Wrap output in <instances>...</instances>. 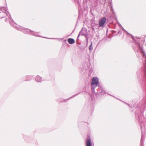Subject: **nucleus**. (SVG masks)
<instances>
[{
    "label": "nucleus",
    "mask_w": 146,
    "mask_h": 146,
    "mask_svg": "<svg viewBox=\"0 0 146 146\" xmlns=\"http://www.w3.org/2000/svg\"><path fill=\"white\" fill-rule=\"evenodd\" d=\"M98 78L96 77H94L92 79L91 84L92 87L93 85L94 84L97 85L98 84Z\"/></svg>",
    "instance_id": "obj_1"
},
{
    "label": "nucleus",
    "mask_w": 146,
    "mask_h": 146,
    "mask_svg": "<svg viewBox=\"0 0 146 146\" xmlns=\"http://www.w3.org/2000/svg\"><path fill=\"white\" fill-rule=\"evenodd\" d=\"M106 19L103 17L100 20L99 22V26L100 27H103L106 21Z\"/></svg>",
    "instance_id": "obj_2"
},
{
    "label": "nucleus",
    "mask_w": 146,
    "mask_h": 146,
    "mask_svg": "<svg viewBox=\"0 0 146 146\" xmlns=\"http://www.w3.org/2000/svg\"><path fill=\"white\" fill-rule=\"evenodd\" d=\"M68 43L70 44H72L74 43L75 42L74 40L72 38H71L68 39Z\"/></svg>",
    "instance_id": "obj_3"
},
{
    "label": "nucleus",
    "mask_w": 146,
    "mask_h": 146,
    "mask_svg": "<svg viewBox=\"0 0 146 146\" xmlns=\"http://www.w3.org/2000/svg\"><path fill=\"white\" fill-rule=\"evenodd\" d=\"M91 145L92 143L91 140L90 139H88L86 141V146H91Z\"/></svg>",
    "instance_id": "obj_4"
},
{
    "label": "nucleus",
    "mask_w": 146,
    "mask_h": 146,
    "mask_svg": "<svg viewBox=\"0 0 146 146\" xmlns=\"http://www.w3.org/2000/svg\"><path fill=\"white\" fill-rule=\"evenodd\" d=\"M41 78L39 76H37L36 77V81L38 82H40L41 80Z\"/></svg>",
    "instance_id": "obj_5"
},
{
    "label": "nucleus",
    "mask_w": 146,
    "mask_h": 146,
    "mask_svg": "<svg viewBox=\"0 0 146 146\" xmlns=\"http://www.w3.org/2000/svg\"><path fill=\"white\" fill-rule=\"evenodd\" d=\"M143 58H144L145 59V63H144L143 64L144 66L145 67H146V56L145 54H143Z\"/></svg>",
    "instance_id": "obj_6"
},
{
    "label": "nucleus",
    "mask_w": 146,
    "mask_h": 146,
    "mask_svg": "<svg viewBox=\"0 0 146 146\" xmlns=\"http://www.w3.org/2000/svg\"><path fill=\"white\" fill-rule=\"evenodd\" d=\"M144 75H145V77L146 78V67H145V69H144Z\"/></svg>",
    "instance_id": "obj_7"
}]
</instances>
